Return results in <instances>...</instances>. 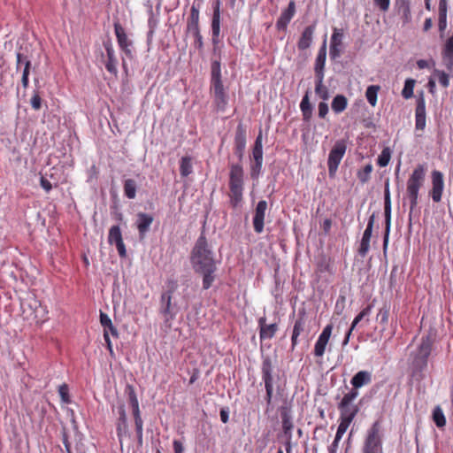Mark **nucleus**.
Segmentation results:
<instances>
[{"label": "nucleus", "mask_w": 453, "mask_h": 453, "mask_svg": "<svg viewBox=\"0 0 453 453\" xmlns=\"http://www.w3.org/2000/svg\"><path fill=\"white\" fill-rule=\"evenodd\" d=\"M431 183L432 188L429 195L434 203H440L441 201L443 190H444V176L443 173L438 170H434L431 173Z\"/></svg>", "instance_id": "1a4fd4ad"}, {"label": "nucleus", "mask_w": 453, "mask_h": 453, "mask_svg": "<svg viewBox=\"0 0 453 453\" xmlns=\"http://www.w3.org/2000/svg\"><path fill=\"white\" fill-rule=\"evenodd\" d=\"M119 423H122L124 428H127V415L124 406H120L119 409Z\"/></svg>", "instance_id": "0e129e2a"}, {"label": "nucleus", "mask_w": 453, "mask_h": 453, "mask_svg": "<svg viewBox=\"0 0 453 453\" xmlns=\"http://www.w3.org/2000/svg\"><path fill=\"white\" fill-rule=\"evenodd\" d=\"M329 108L326 102H320L318 105V115L320 119H326L328 113Z\"/></svg>", "instance_id": "13d9d810"}, {"label": "nucleus", "mask_w": 453, "mask_h": 453, "mask_svg": "<svg viewBox=\"0 0 453 453\" xmlns=\"http://www.w3.org/2000/svg\"><path fill=\"white\" fill-rule=\"evenodd\" d=\"M133 415H134V418L135 430H136L137 436L139 439H142L143 421L141 417V413L140 412L134 413Z\"/></svg>", "instance_id": "603ef678"}, {"label": "nucleus", "mask_w": 453, "mask_h": 453, "mask_svg": "<svg viewBox=\"0 0 453 453\" xmlns=\"http://www.w3.org/2000/svg\"><path fill=\"white\" fill-rule=\"evenodd\" d=\"M326 40L325 39L323 41V43L321 47L319 50L316 60H315V65H314V72L315 76H324V68L326 64Z\"/></svg>", "instance_id": "393cba45"}, {"label": "nucleus", "mask_w": 453, "mask_h": 453, "mask_svg": "<svg viewBox=\"0 0 453 453\" xmlns=\"http://www.w3.org/2000/svg\"><path fill=\"white\" fill-rule=\"evenodd\" d=\"M114 32L118 44L121 50L128 58H133V52L132 50L130 49V47L132 46V42L128 39L125 28L121 26L119 22L114 23Z\"/></svg>", "instance_id": "9b49d317"}, {"label": "nucleus", "mask_w": 453, "mask_h": 453, "mask_svg": "<svg viewBox=\"0 0 453 453\" xmlns=\"http://www.w3.org/2000/svg\"><path fill=\"white\" fill-rule=\"evenodd\" d=\"M172 299L173 294L165 291L161 295L160 302H161V309L160 311L165 317V322H168L173 319L174 315L171 312L172 308Z\"/></svg>", "instance_id": "b1692460"}, {"label": "nucleus", "mask_w": 453, "mask_h": 453, "mask_svg": "<svg viewBox=\"0 0 453 453\" xmlns=\"http://www.w3.org/2000/svg\"><path fill=\"white\" fill-rule=\"evenodd\" d=\"M296 14V3L295 0H290L287 9L282 11L280 18L276 22V28L278 30H286L288 25Z\"/></svg>", "instance_id": "4be33fe9"}, {"label": "nucleus", "mask_w": 453, "mask_h": 453, "mask_svg": "<svg viewBox=\"0 0 453 453\" xmlns=\"http://www.w3.org/2000/svg\"><path fill=\"white\" fill-rule=\"evenodd\" d=\"M441 58L446 69L453 73V55L441 54Z\"/></svg>", "instance_id": "4d7b16f0"}, {"label": "nucleus", "mask_w": 453, "mask_h": 453, "mask_svg": "<svg viewBox=\"0 0 453 453\" xmlns=\"http://www.w3.org/2000/svg\"><path fill=\"white\" fill-rule=\"evenodd\" d=\"M104 47L106 52V60H104V65L106 70L113 75L118 73V58L115 55L113 45L110 40L104 42Z\"/></svg>", "instance_id": "a211bd4d"}, {"label": "nucleus", "mask_w": 453, "mask_h": 453, "mask_svg": "<svg viewBox=\"0 0 453 453\" xmlns=\"http://www.w3.org/2000/svg\"><path fill=\"white\" fill-rule=\"evenodd\" d=\"M180 172L182 177H187L192 173V163L190 157H183L180 159Z\"/></svg>", "instance_id": "a19ab883"}, {"label": "nucleus", "mask_w": 453, "mask_h": 453, "mask_svg": "<svg viewBox=\"0 0 453 453\" xmlns=\"http://www.w3.org/2000/svg\"><path fill=\"white\" fill-rule=\"evenodd\" d=\"M433 420L438 427H443L446 425V418L441 407L437 406L434 409Z\"/></svg>", "instance_id": "79ce46f5"}, {"label": "nucleus", "mask_w": 453, "mask_h": 453, "mask_svg": "<svg viewBox=\"0 0 453 453\" xmlns=\"http://www.w3.org/2000/svg\"><path fill=\"white\" fill-rule=\"evenodd\" d=\"M341 440L342 438H337V435H335L334 441L328 447L329 453H337V449Z\"/></svg>", "instance_id": "69168bd1"}, {"label": "nucleus", "mask_w": 453, "mask_h": 453, "mask_svg": "<svg viewBox=\"0 0 453 453\" xmlns=\"http://www.w3.org/2000/svg\"><path fill=\"white\" fill-rule=\"evenodd\" d=\"M426 125V101L423 96L417 99L415 109V130L420 132L418 136H422Z\"/></svg>", "instance_id": "9d476101"}, {"label": "nucleus", "mask_w": 453, "mask_h": 453, "mask_svg": "<svg viewBox=\"0 0 453 453\" xmlns=\"http://www.w3.org/2000/svg\"><path fill=\"white\" fill-rule=\"evenodd\" d=\"M100 323H101L102 326L104 327V333L105 331H108L107 330L108 326H111L112 324L110 317L106 313H104L102 311L100 312Z\"/></svg>", "instance_id": "bf43d9fd"}, {"label": "nucleus", "mask_w": 453, "mask_h": 453, "mask_svg": "<svg viewBox=\"0 0 453 453\" xmlns=\"http://www.w3.org/2000/svg\"><path fill=\"white\" fill-rule=\"evenodd\" d=\"M108 242L112 245L115 244L118 253L120 257L127 256V250L123 242L122 234L119 226H112L109 230Z\"/></svg>", "instance_id": "2eb2a0df"}, {"label": "nucleus", "mask_w": 453, "mask_h": 453, "mask_svg": "<svg viewBox=\"0 0 453 453\" xmlns=\"http://www.w3.org/2000/svg\"><path fill=\"white\" fill-rule=\"evenodd\" d=\"M358 396V392L355 389H350L343 395L341 402L338 403L340 411V418L353 421L355 417L359 411V408L354 403V401Z\"/></svg>", "instance_id": "423d86ee"}, {"label": "nucleus", "mask_w": 453, "mask_h": 453, "mask_svg": "<svg viewBox=\"0 0 453 453\" xmlns=\"http://www.w3.org/2000/svg\"><path fill=\"white\" fill-rule=\"evenodd\" d=\"M333 331V325H326L321 334H319L315 346H314V356L318 357H321L326 351V347L329 342Z\"/></svg>", "instance_id": "dca6fc26"}, {"label": "nucleus", "mask_w": 453, "mask_h": 453, "mask_svg": "<svg viewBox=\"0 0 453 453\" xmlns=\"http://www.w3.org/2000/svg\"><path fill=\"white\" fill-rule=\"evenodd\" d=\"M247 131L242 123H239L234 134V154L239 161L242 160L244 150L246 148Z\"/></svg>", "instance_id": "4468645a"}, {"label": "nucleus", "mask_w": 453, "mask_h": 453, "mask_svg": "<svg viewBox=\"0 0 453 453\" xmlns=\"http://www.w3.org/2000/svg\"><path fill=\"white\" fill-rule=\"evenodd\" d=\"M384 213H385V222H386V229L385 235L383 240V248L387 249L388 243V235L390 231V220H391V202L384 203Z\"/></svg>", "instance_id": "f704fd0d"}, {"label": "nucleus", "mask_w": 453, "mask_h": 453, "mask_svg": "<svg viewBox=\"0 0 453 453\" xmlns=\"http://www.w3.org/2000/svg\"><path fill=\"white\" fill-rule=\"evenodd\" d=\"M315 93L316 95L324 101L328 100L329 98V90L323 84L324 76H315Z\"/></svg>", "instance_id": "c9c22d12"}, {"label": "nucleus", "mask_w": 453, "mask_h": 453, "mask_svg": "<svg viewBox=\"0 0 453 453\" xmlns=\"http://www.w3.org/2000/svg\"><path fill=\"white\" fill-rule=\"evenodd\" d=\"M40 184H41V187L46 191V192H49L51 190L52 188V185L50 183V181L49 180H47L46 178H44L43 176L41 177V180H40Z\"/></svg>", "instance_id": "338daca9"}, {"label": "nucleus", "mask_w": 453, "mask_h": 453, "mask_svg": "<svg viewBox=\"0 0 453 453\" xmlns=\"http://www.w3.org/2000/svg\"><path fill=\"white\" fill-rule=\"evenodd\" d=\"M124 194L128 199H134L136 196L137 185L134 180L127 179L124 181Z\"/></svg>", "instance_id": "58836bf2"}, {"label": "nucleus", "mask_w": 453, "mask_h": 453, "mask_svg": "<svg viewBox=\"0 0 453 453\" xmlns=\"http://www.w3.org/2000/svg\"><path fill=\"white\" fill-rule=\"evenodd\" d=\"M266 210L267 202L265 200H260L255 207L252 224L257 234H261L264 231Z\"/></svg>", "instance_id": "f8f14e48"}, {"label": "nucleus", "mask_w": 453, "mask_h": 453, "mask_svg": "<svg viewBox=\"0 0 453 453\" xmlns=\"http://www.w3.org/2000/svg\"><path fill=\"white\" fill-rule=\"evenodd\" d=\"M448 3L447 0H440L438 7V21L447 20Z\"/></svg>", "instance_id": "3c124183"}, {"label": "nucleus", "mask_w": 453, "mask_h": 453, "mask_svg": "<svg viewBox=\"0 0 453 453\" xmlns=\"http://www.w3.org/2000/svg\"><path fill=\"white\" fill-rule=\"evenodd\" d=\"M395 9L397 13L402 16L404 24L409 23L411 19L410 4L408 0H397L395 2Z\"/></svg>", "instance_id": "c756f323"}, {"label": "nucleus", "mask_w": 453, "mask_h": 453, "mask_svg": "<svg viewBox=\"0 0 453 453\" xmlns=\"http://www.w3.org/2000/svg\"><path fill=\"white\" fill-rule=\"evenodd\" d=\"M380 90L379 85L368 86L365 91V97L371 106L374 107L377 104L378 93Z\"/></svg>", "instance_id": "4c0bfd02"}, {"label": "nucleus", "mask_w": 453, "mask_h": 453, "mask_svg": "<svg viewBox=\"0 0 453 453\" xmlns=\"http://www.w3.org/2000/svg\"><path fill=\"white\" fill-rule=\"evenodd\" d=\"M374 4L383 12L389 9L390 0H373Z\"/></svg>", "instance_id": "052dcab7"}, {"label": "nucleus", "mask_w": 453, "mask_h": 453, "mask_svg": "<svg viewBox=\"0 0 453 453\" xmlns=\"http://www.w3.org/2000/svg\"><path fill=\"white\" fill-rule=\"evenodd\" d=\"M58 394L61 397L62 402L65 403H70L69 388L66 384H62L58 388Z\"/></svg>", "instance_id": "5fc2aeb1"}, {"label": "nucleus", "mask_w": 453, "mask_h": 453, "mask_svg": "<svg viewBox=\"0 0 453 453\" xmlns=\"http://www.w3.org/2000/svg\"><path fill=\"white\" fill-rule=\"evenodd\" d=\"M389 311L390 307L388 303H384L381 308H380L378 313H377V320L380 321V323L386 326L388 322V317H389Z\"/></svg>", "instance_id": "ea45409f"}, {"label": "nucleus", "mask_w": 453, "mask_h": 453, "mask_svg": "<svg viewBox=\"0 0 453 453\" xmlns=\"http://www.w3.org/2000/svg\"><path fill=\"white\" fill-rule=\"evenodd\" d=\"M220 3L218 0L213 8V16L211 21V30H212V41L214 43L217 42V39L219 36L220 33V10H219Z\"/></svg>", "instance_id": "cd10ccee"}, {"label": "nucleus", "mask_w": 453, "mask_h": 453, "mask_svg": "<svg viewBox=\"0 0 453 453\" xmlns=\"http://www.w3.org/2000/svg\"><path fill=\"white\" fill-rule=\"evenodd\" d=\"M167 289L165 291L173 294L178 288V282L174 279H168L165 282Z\"/></svg>", "instance_id": "680f3d73"}, {"label": "nucleus", "mask_w": 453, "mask_h": 453, "mask_svg": "<svg viewBox=\"0 0 453 453\" xmlns=\"http://www.w3.org/2000/svg\"><path fill=\"white\" fill-rule=\"evenodd\" d=\"M434 75L437 77L439 83L444 88H448L449 86V76L444 71L435 69L434 71Z\"/></svg>", "instance_id": "de8ad7c7"}, {"label": "nucleus", "mask_w": 453, "mask_h": 453, "mask_svg": "<svg viewBox=\"0 0 453 453\" xmlns=\"http://www.w3.org/2000/svg\"><path fill=\"white\" fill-rule=\"evenodd\" d=\"M305 326V320L303 317H299L293 327L292 336H291V349H294L298 343V337L301 333L303 331Z\"/></svg>", "instance_id": "473e14b6"}, {"label": "nucleus", "mask_w": 453, "mask_h": 453, "mask_svg": "<svg viewBox=\"0 0 453 453\" xmlns=\"http://www.w3.org/2000/svg\"><path fill=\"white\" fill-rule=\"evenodd\" d=\"M128 389H129L128 401H129V404L132 408L133 414L138 413V412H140V408H139V402H138L136 393H135L134 388L131 386L128 387Z\"/></svg>", "instance_id": "c03bdc74"}, {"label": "nucleus", "mask_w": 453, "mask_h": 453, "mask_svg": "<svg viewBox=\"0 0 453 453\" xmlns=\"http://www.w3.org/2000/svg\"><path fill=\"white\" fill-rule=\"evenodd\" d=\"M259 328V338L261 342L273 339L279 330L277 323L267 324L266 318L260 317L257 320Z\"/></svg>", "instance_id": "f3484780"}, {"label": "nucleus", "mask_w": 453, "mask_h": 453, "mask_svg": "<svg viewBox=\"0 0 453 453\" xmlns=\"http://www.w3.org/2000/svg\"><path fill=\"white\" fill-rule=\"evenodd\" d=\"M30 104H31V107L35 110V111H38L41 109L42 107V98L39 95L38 92H35L31 97V100H30Z\"/></svg>", "instance_id": "6e6d98bb"}, {"label": "nucleus", "mask_w": 453, "mask_h": 453, "mask_svg": "<svg viewBox=\"0 0 453 453\" xmlns=\"http://www.w3.org/2000/svg\"><path fill=\"white\" fill-rule=\"evenodd\" d=\"M372 169L373 168L372 164H367L362 169H360L357 173L359 181L362 183L367 182L370 179V175L371 173L372 172Z\"/></svg>", "instance_id": "a18cd8bd"}, {"label": "nucleus", "mask_w": 453, "mask_h": 453, "mask_svg": "<svg viewBox=\"0 0 453 453\" xmlns=\"http://www.w3.org/2000/svg\"><path fill=\"white\" fill-rule=\"evenodd\" d=\"M391 158V151L389 148H384L378 157L377 164L380 167H385L388 165Z\"/></svg>", "instance_id": "49530a36"}, {"label": "nucleus", "mask_w": 453, "mask_h": 453, "mask_svg": "<svg viewBox=\"0 0 453 453\" xmlns=\"http://www.w3.org/2000/svg\"><path fill=\"white\" fill-rule=\"evenodd\" d=\"M195 39V42H194V45L196 48H197L198 50H202L203 47V36L200 33V31L197 32V34H191Z\"/></svg>", "instance_id": "e2e57ef3"}, {"label": "nucleus", "mask_w": 453, "mask_h": 453, "mask_svg": "<svg viewBox=\"0 0 453 453\" xmlns=\"http://www.w3.org/2000/svg\"><path fill=\"white\" fill-rule=\"evenodd\" d=\"M351 423V420L340 418V424L338 426L337 432L335 434L337 435V438H342L343 434L346 433L347 429L349 428Z\"/></svg>", "instance_id": "8fccbe9b"}, {"label": "nucleus", "mask_w": 453, "mask_h": 453, "mask_svg": "<svg viewBox=\"0 0 453 453\" xmlns=\"http://www.w3.org/2000/svg\"><path fill=\"white\" fill-rule=\"evenodd\" d=\"M173 444L174 453H183L184 448H183L182 443L180 441L174 440Z\"/></svg>", "instance_id": "774afa93"}, {"label": "nucleus", "mask_w": 453, "mask_h": 453, "mask_svg": "<svg viewBox=\"0 0 453 453\" xmlns=\"http://www.w3.org/2000/svg\"><path fill=\"white\" fill-rule=\"evenodd\" d=\"M342 30L334 27L333 30V35L331 36L329 50L330 58L332 59L338 58L342 54Z\"/></svg>", "instance_id": "412c9836"}, {"label": "nucleus", "mask_w": 453, "mask_h": 453, "mask_svg": "<svg viewBox=\"0 0 453 453\" xmlns=\"http://www.w3.org/2000/svg\"><path fill=\"white\" fill-rule=\"evenodd\" d=\"M252 158L253 161H263V142L262 133L259 132L256 138L253 149H252Z\"/></svg>", "instance_id": "e433bc0d"}, {"label": "nucleus", "mask_w": 453, "mask_h": 453, "mask_svg": "<svg viewBox=\"0 0 453 453\" xmlns=\"http://www.w3.org/2000/svg\"><path fill=\"white\" fill-rule=\"evenodd\" d=\"M190 261L194 271L203 275V288L209 289L215 280L217 270L213 252L209 248L204 234H201L196 240L191 251Z\"/></svg>", "instance_id": "f257e3e1"}, {"label": "nucleus", "mask_w": 453, "mask_h": 453, "mask_svg": "<svg viewBox=\"0 0 453 453\" xmlns=\"http://www.w3.org/2000/svg\"><path fill=\"white\" fill-rule=\"evenodd\" d=\"M153 220L154 217L151 214L145 212L137 213L135 226L137 227L140 239H143L146 236Z\"/></svg>", "instance_id": "6ab92c4d"}, {"label": "nucleus", "mask_w": 453, "mask_h": 453, "mask_svg": "<svg viewBox=\"0 0 453 453\" xmlns=\"http://www.w3.org/2000/svg\"><path fill=\"white\" fill-rule=\"evenodd\" d=\"M263 161H253L250 165V176L252 179H257L261 172Z\"/></svg>", "instance_id": "864d4df0"}, {"label": "nucleus", "mask_w": 453, "mask_h": 453, "mask_svg": "<svg viewBox=\"0 0 453 453\" xmlns=\"http://www.w3.org/2000/svg\"><path fill=\"white\" fill-rule=\"evenodd\" d=\"M300 110L302 111L303 121L310 122L312 117V105L310 103L308 91L305 93L300 103Z\"/></svg>", "instance_id": "2f4dec72"}, {"label": "nucleus", "mask_w": 453, "mask_h": 453, "mask_svg": "<svg viewBox=\"0 0 453 453\" xmlns=\"http://www.w3.org/2000/svg\"><path fill=\"white\" fill-rule=\"evenodd\" d=\"M198 31H200L199 10L195 5H192L189 17L187 20V32L189 34H197Z\"/></svg>", "instance_id": "bb28decb"}, {"label": "nucleus", "mask_w": 453, "mask_h": 453, "mask_svg": "<svg viewBox=\"0 0 453 453\" xmlns=\"http://www.w3.org/2000/svg\"><path fill=\"white\" fill-rule=\"evenodd\" d=\"M426 169L423 165H418L407 180L406 192L410 200V215L418 205V192L424 184Z\"/></svg>", "instance_id": "20e7f679"}, {"label": "nucleus", "mask_w": 453, "mask_h": 453, "mask_svg": "<svg viewBox=\"0 0 453 453\" xmlns=\"http://www.w3.org/2000/svg\"><path fill=\"white\" fill-rule=\"evenodd\" d=\"M373 224H374V215H372L368 219L366 228L363 234V236H362V239L360 242V245L358 248V254L363 257H365L367 255V253L370 250V242H371Z\"/></svg>", "instance_id": "aec40b11"}, {"label": "nucleus", "mask_w": 453, "mask_h": 453, "mask_svg": "<svg viewBox=\"0 0 453 453\" xmlns=\"http://www.w3.org/2000/svg\"><path fill=\"white\" fill-rule=\"evenodd\" d=\"M265 383V402L267 404V411L270 409L272 405L273 401V382H264Z\"/></svg>", "instance_id": "09e8293b"}, {"label": "nucleus", "mask_w": 453, "mask_h": 453, "mask_svg": "<svg viewBox=\"0 0 453 453\" xmlns=\"http://www.w3.org/2000/svg\"><path fill=\"white\" fill-rule=\"evenodd\" d=\"M24 62L25 66L22 73V78H21V83L22 86L26 88L28 86V76L31 67V62L27 59L26 56H24L22 53L18 52L17 53V69H19V65Z\"/></svg>", "instance_id": "c85d7f7f"}, {"label": "nucleus", "mask_w": 453, "mask_h": 453, "mask_svg": "<svg viewBox=\"0 0 453 453\" xmlns=\"http://www.w3.org/2000/svg\"><path fill=\"white\" fill-rule=\"evenodd\" d=\"M434 342V339L430 334L421 338L420 344L418 347L417 353L414 357L415 364L420 368L426 366Z\"/></svg>", "instance_id": "6e6552de"}, {"label": "nucleus", "mask_w": 453, "mask_h": 453, "mask_svg": "<svg viewBox=\"0 0 453 453\" xmlns=\"http://www.w3.org/2000/svg\"><path fill=\"white\" fill-rule=\"evenodd\" d=\"M372 382V373L368 371H359L351 379L350 383L352 385L351 389L357 391L358 388L363 386L368 385Z\"/></svg>", "instance_id": "a878e982"}, {"label": "nucleus", "mask_w": 453, "mask_h": 453, "mask_svg": "<svg viewBox=\"0 0 453 453\" xmlns=\"http://www.w3.org/2000/svg\"><path fill=\"white\" fill-rule=\"evenodd\" d=\"M316 30V24L307 26L301 34L297 42V48L299 50H305L309 49L313 41V35Z\"/></svg>", "instance_id": "5701e85b"}, {"label": "nucleus", "mask_w": 453, "mask_h": 453, "mask_svg": "<svg viewBox=\"0 0 453 453\" xmlns=\"http://www.w3.org/2000/svg\"><path fill=\"white\" fill-rule=\"evenodd\" d=\"M273 362L270 357H263L261 372L264 382H273Z\"/></svg>", "instance_id": "7c9ffc66"}, {"label": "nucleus", "mask_w": 453, "mask_h": 453, "mask_svg": "<svg viewBox=\"0 0 453 453\" xmlns=\"http://www.w3.org/2000/svg\"><path fill=\"white\" fill-rule=\"evenodd\" d=\"M347 150V144L344 140L335 142L328 155L327 166L328 173L331 178L335 176L339 165L343 158Z\"/></svg>", "instance_id": "0eeeda50"}, {"label": "nucleus", "mask_w": 453, "mask_h": 453, "mask_svg": "<svg viewBox=\"0 0 453 453\" xmlns=\"http://www.w3.org/2000/svg\"><path fill=\"white\" fill-rule=\"evenodd\" d=\"M348 99L343 95H336L331 104L333 111L335 114H340L347 109Z\"/></svg>", "instance_id": "72a5a7b5"}, {"label": "nucleus", "mask_w": 453, "mask_h": 453, "mask_svg": "<svg viewBox=\"0 0 453 453\" xmlns=\"http://www.w3.org/2000/svg\"><path fill=\"white\" fill-rule=\"evenodd\" d=\"M416 81L413 79H407L404 82V87L402 90V96L404 99H410L413 96V90Z\"/></svg>", "instance_id": "37998d69"}, {"label": "nucleus", "mask_w": 453, "mask_h": 453, "mask_svg": "<svg viewBox=\"0 0 453 453\" xmlns=\"http://www.w3.org/2000/svg\"><path fill=\"white\" fill-rule=\"evenodd\" d=\"M210 91L217 111H225L228 104V95L223 85L220 62L218 60L211 63Z\"/></svg>", "instance_id": "f03ea898"}, {"label": "nucleus", "mask_w": 453, "mask_h": 453, "mask_svg": "<svg viewBox=\"0 0 453 453\" xmlns=\"http://www.w3.org/2000/svg\"><path fill=\"white\" fill-rule=\"evenodd\" d=\"M229 197L231 205L235 208L242 201L244 189V171L241 164L229 166Z\"/></svg>", "instance_id": "7ed1b4c3"}, {"label": "nucleus", "mask_w": 453, "mask_h": 453, "mask_svg": "<svg viewBox=\"0 0 453 453\" xmlns=\"http://www.w3.org/2000/svg\"><path fill=\"white\" fill-rule=\"evenodd\" d=\"M280 417L282 422V430L284 435L286 437V451L289 453L291 450V440H292V430L294 428V424L292 421L291 415L288 408L283 407L280 410Z\"/></svg>", "instance_id": "ddd939ff"}, {"label": "nucleus", "mask_w": 453, "mask_h": 453, "mask_svg": "<svg viewBox=\"0 0 453 453\" xmlns=\"http://www.w3.org/2000/svg\"><path fill=\"white\" fill-rule=\"evenodd\" d=\"M363 453H383L381 423L380 420H376L367 430L364 441Z\"/></svg>", "instance_id": "39448f33"}]
</instances>
